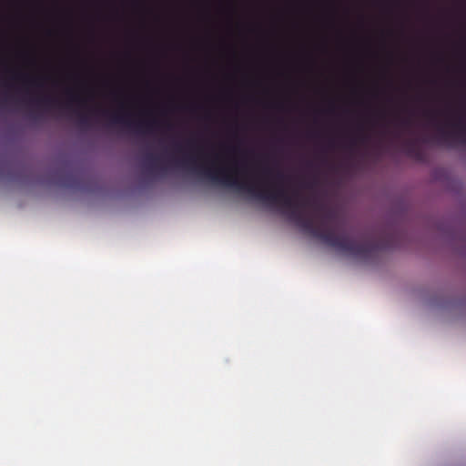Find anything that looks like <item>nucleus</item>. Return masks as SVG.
Here are the masks:
<instances>
[{
	"mask_svg": "<svg viewBox=\"0 0 466 466\" xmlns=\"http://www.w3.org/2000/svg\"><path fill=\"white\" fill-rule=\"evenodd\" d=\"M79 101H80V99L76 95L72 94L71 92H68V102L66 103L67 107L70 106L71 103L79 102Z\"/></svg>",
	"mask_w": 466,
	"mask_h": 466,
	"instance_id": "nucleus-8",
	"label": "nucleus"
},
{
	"mask_svg": "<svg viewBox=\"0 0 466 466\" xmlns=\"http://www.w3.org/2000/svg\"><path fill=\"white\" fill-rule=\"evenodd\" d=\"M35 102L37 105L51 107L55 106L56 100L49 96H44L36 98Z\"/></svg>",
	"mask_w": 466,
	"mask_h": 466,
	"instance_id": "nucleus-7",
	"label": "nucleus"
},
{
	"mask_svg": "<svg viewBox=\"0 0 466 466\" xmlns=\"http://www.w3.org/2000/svg\"><path fill=\"white\" fill-rule=\"evenodd\" d=\"M174 147H175V150L177 152H182L183 151V147L180 144H178V143H176Z\"/></svg>",
	"mask_w": 466,
	"mask_h": 466,
	"instance_id": "nucleus-11",
	"label": "nucleus"
},
{
	"mask_svg": "<svg viewBox=\"0 0 466 466\" xmlns=\"http://www.w3.org/2000/svg\"><path fill=\"white\" fill-rule=\"evenodd\" d=\"M98 112L101 116L108 117L112 124H124L129 127H135L138 132H149L157 125V120L139 121L138 123H133L129 121L127 117L128 114L124 112L122 108L115 112H109L105 109Z\"/></svg>",
	"mask_w": 466,
	"mask_h": 466,
	"instance_id": "nucleus-3",
	"label": "nucleus"
},
{
	"mask_svg": "<svg viewBox=\"0 0 466 466\" xmlns=\"http://www.w3.org/2000/svg\"><path fill=\"white\" fill-rule=\"evenodd\" d=\"M273 173V169L272 168H265L264 169V174L267 175V176H270L272 175Z\"/></svg>",
	"mask_w": 466,
	"mask_h": 466,
	"instance_id": "nucleus-12",
	"label": "nucleus"
},
{
	"mask_svg": "<svg viewBox=\"0 0 466 466\" xmlns=\"http://www.w3.org/2000/svg\"><path fill=\"white\" fill-rule=\"evenodd\" d=\"M452 129L446 131L441 129L438 136V141L448 147L454 144H466V117L462 114L456 116V120L451 123Z\"/></svg>",
	"mask_w": 466,
	"mask_h": 466,
	"instance_id": "nucleus-2",
	"label": "nucleus"
},
{
	"mask_svg": "<svg viewBox=\"0 0 466 466\" xmlns=\"http://www.w3.org/2000/svg\"><path fill=\"white\" fill-rule=\"evenodd\" d=\"M191 160H192V158L190 157V158H188V159L184 160V161H183V163H185V164H186V163H187L188 161H191Z\"/></svg>",
	"mask_w": 466,
	"mask_h": 466,
	"instance_id": "nucleus-16",
	"label": "nucleus"
},
{
	"mask_svg": "<svg viewBox=\"0 0 466 466\" xmlns=\"http://www.w3.org/2000/svg\"><path fill=\"white\" fill-rule=\"evenodd\" d=\"M12 79H14V80H23V83L26 86H38V87L42 86V83L38 79L30 78V77L25 76L15 75V76H12Z\"/></svg>",
	"mask_w": 466,
	"mask_h": 466,
	"instance_id": "nucleus-6",
	"label": "nucleus"
},
{
	"mask_svg": "<svg viewBox=\"0 0 466 466\" xmlns=\"http://www.w3.org/2000/svg\"><path fill=\"white\" fill-rule=\"evenodd\" d=\"M285 177V175L281 171H278L275 174V178L278 182H282Z\"/></svg>",
	"mask_w": 466,
	"mask_h": 466,
	"instance_id": "nucleus-10",
	"label": "nucleus"
},
{
	"mask_svg": "<svg viewBox=\"0 0 466 466\" xmlns=\"http://www.w3.org/2000/svg\"><path fill=\"white\" fill-rule=\"evenodd\" d=\"M159 162H160V157L154 154L149 153V154H147L145 157V164L147 166V168L150 172H155L157 169H159Z\"/></svg>",
	"mask_w": 466,
	"mask_h": 466,
	"instance_id": "nucleus-5",
	"label": "nucleus"
},
{
	"mask_svg": "<svg viewBox=\"0 0 466 466\" xmlns=\"http://www.w3.org/2000/svg\"><path fill=\"white\" fill-rule=\"evenodd\" d=\"M367 139H368V137H367L366 135H363V136H360V140L361 142H365Z\"/></svg>",
	"mask_w": 466,
	"mask_h": 466,
	"instance_id": "nucleus-14",
	"label": "nucleus"
},
{
	"mask_svg": "<svg viewBox=\"0 0 466 466\" xmlns=\"http://www.w3.org/2000/svg\"><path fill=\"white\" fill-rule=\"evenodd\" d=\"M78 121L80 126L82 127H87L89 125V119L86 116L81 115L78 117Z\"/></svg>",
	"mask_w": 466,
	"mask_h": 466,
	"instance_id": "nucleus-9",
	"label": "nucleus"
},
{
	"mask_svg": "<svg viewBox=\"0 0 466 466\" xmlns=\"http://www.w3.org/2000/svg\"><path fill=\"white\" fill-rule=\"evenodd\" d=\"M355 145H356V141H355V139H352V140L350 141V147H353Z\"/></svg>",
	"mask_w": 466,
	"mask_h": 466,
	"instance_id": "nucleus-15",
	"label": "nucleus"
},
{
	"mask_svg": "<svg viewBox=\"0 0 466 466\" xmlns=\"http://www.w3.org/2000/svg\"><path fill=\"white\" fill-rule=\"evenodd\" d=\"M403 150L407 156L418 161L424 160V152L418 145L417 140H406L403 143Z\"/></svg>",
	"mask_w": 466,
	"mask_h": 466,
	"instance_id": "nucleus-4",
	"label": "nucleus"
},
{
	"mask_svg": "<svg viewBox=\"0 0 466 466\" xmlns=\"http://www.w3.org/2000/svg\"><path fill=\"white\" fill-rule=\"evenodd\" d=\"M197 171L214 184L235 187L263 203L279 207L289 219L303 232L345 255L368 261L374 258L380 251L388 248L385 241L377 240L371 237H364L357 240L345 234L336 235L328 227V222L333 219L332 212H325L318 221L315 217L308 216L305 208L313 207L316 211L321 212L324 210L322 205L317 204L316 201L301 198L298 192H294L293 196H290L283 187L277 183L270 184V187H261L257 183L239 180L229 169L225 167H204Z\"/></svg>",
	"mask_w": 466,
	"mask_h": 466,
	"instance_id": "nucleus-1",
	"label": "nucleus"
},
{
	"mask_svg": "<svg viewBox=\"0 0 466 466\" xmlns=\"http://www.w3.org/2000/svg\"><path fill=\"white\" fill-rule=\"evenodd\" d=\"M401 125L403 126H409L410 124L409 119H403L400 121Z\"/></svg>",
	"mask_w": 466,
	"mask_h": 466,
	"instance_id": "nucleus-13",
	"label": "nucleus"
}]
</instances>
